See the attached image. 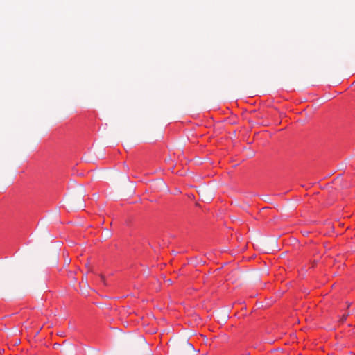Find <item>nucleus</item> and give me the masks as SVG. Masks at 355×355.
<instances>
[{"mask_svg":"<svg viewBox=\"0 0 355 355\" xmlns=\"http://www.w3.org/2000/svg\"><path fill=\"white\" fill-rule=\"evenodd\" d=\"M194 351V347L192 344L189 343L187 340L183 341L178 346V352L181 354L185 352H192Z\"/></svg>","mask_w":355,"mask_h":355,"instance_id":"f03ea898","label":"nucleus"},{"mask_svg":"<svg viewBox=\"0 0 355 355\" xmlns=\"http://www.w3.org/2000/svg\"><path fill=\"white\" fill-rule=\"evenodd\" d=\"M85 207V205L83 202H81L80 205H78V208H83Z\"/></svg>","mask_w":355,"mask_h":355,"instance_id":"39448f33","label":"nucleus"},{"mask_svg":"<svg viewBox=\"0 0 355 355\" xmlns=\"http://www.w3.org/2000/svg\"><path fill=\"white\" fill-rule=\"evenodd\" d=\"M347 315H348V314H347V315H343V317H342V318H341V319H340L341 322H343L344 321H345V320L347 319Z\"/></svg>","mask_w":355,"mask_h":355,"instance_id":"7ed1b4c3","label":"nucleus"},{"mask_svg":"<svg viewBox=\"0 0 355 355\" xmlns=\"http://www.w3.org/2000/svg\"><path fill=\"white\" fill-rule=\"evenodd\" d=\"M59 346H60V345H59L58 343H55V344L53 345V347H54L55 349V348H57V347H58Z\"/></svg>","mask_w":355,"mask_h":355,"instance_id":"423d86ee","label":"nucleus"},{"mask_svg":"<svg viewBox=\"0 0 355 355\" xmlns=\"http://www.w3.org/2000/svg\"><path fill=\"white\" fill-rule=\"evenodd\" d=\"M101 279L102 282L105 285L106 283L105 282V277L103 275H101Z\"/></svg>","mask_w":355,"mask_h":355,"instance_id":"20e7f679","label":"nucleus"},{"mask_svg":"<svg viewBox=\"0 0 355 355\" xmlns=\"http://www.w3.org/2000/svg\"><path fill=\"white\" fill-rule=\"evenodd\" d=\"M121 344L127 348H135L138 345L146 344V340L142 336L126 335L121 338Z\"/></svg>","mask_w":355,"mask_h":355,"instance_id":"f257e3e1","label":"nucleus"}]
</instances>
